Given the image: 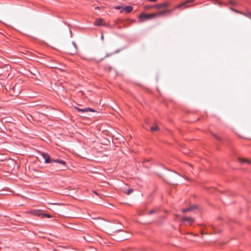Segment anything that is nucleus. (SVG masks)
Instances as JSON below:
<instances>
[{"instance_id":"nucleus-2","label":"nucleus","mask_w":251,"mask_h":251,"mask_svg":"<svg viewBox=\"0 0 251 251\" xmlns=\"http://www.w3.org/2000/svg\"><path fill=\"white\" fill-rule=\"evenodd\" d=\"M167 179V181L169 183L173 185H176L177 184L178 176L175 173H171L168 175Z\"/></svg>"},{"instance_id":"nucleus-10","label":"nucleus","mask_w":251,"mask_h":251,"mask_svg":"<svg viewBox=\"0 0 251 251\" xmlns=\"http://www.w3.org/2000/svg\"><path fill=\"white\" fill-rule=\"evenodd\" d=\"M29 213L33 215L40 216H42V213L40 210H31Z\"/></svg>"},{"instance_id":"nucleus-11","label":"nucleus","mask_w":251,"mask_h":251,"mask_svg":"<svg viewBox=\"0 0 251 251\" xmlns=\"http://www.w3.org/2000/svg\"><path fill=\"white\" fill-rule=\"evenodd\" d=\"M183 221H187L191 225L194 222V220L192 217H184L182 219Z\"/></svg>"},{"instance_id":"nucleus-20","label":"nucleus","mask_w":251,"mask_h":251,"mask_svg":"<svg viewBox=\"0 0 251 251\" xmlns=\"http://www.w3.org/2000/svg\"><path fill=\"white\" fill-rule=\"evenodd\" d=\"M115 8L116 9H117V10H120V9H121V10H122V9L123 8V7L121 6H116L115 7Z\"/></svg>"},{"instance_id":"nucleus-16","label":"nucleus","mask_w":251,"mask_h":251,"mask_svg":"<svg viewBox=\"0 0 251 251\" xmlns=\"http://www.w3.org/2000/svg\"><path fill=\"white\" fill-rule=\"evenodd\" d=\"M230 9H231L232 11H234V12H236V13H240V14H244L243 12H240V11H238L237 10L235 9H234V8H230Z\"/></svg>"},{"instance_id":"nucleus-19","label":"nucleus","mask_w":251,"mask_h":251,"mask_svg":"<svg viewBox=\"0 0 251 251\" xmlns=\"http://www.w3.org/2000/svg\"><path fill=\"white\" fill-rule=\"evenodd\" d=\"M213 135L218 140H221V138L215 134H213Z\"/></svg>"},{"instance_id":"nucleus-21","label":"nucleus","mask_w":251,"mask_h":251,"mask_svg":"<svg viewBox=\"0 0 251 251\" xmlns=\"http://www.w3.org/2000/svg\"><path fill=\"white\" fill-rule=\"evenodd\" d=\"M196 208V206H191L190 207H189L188 208H190V211H191V210H192L193 209H195Z\"/></svg>"},{"instance_id":"nucleus-12","label":"nucleus","mask_w":251,"mask_h":251,"mask_svg":"<svg viewBox=\"0 0 251 251\" xmlns=\"http://www.w3.org/2000/svg\"><path fill=\"white\" fill-rule=\"evenodd\" d=\"M133 190L132 188H129L127 190L125 189L124 190V193H126L127 195H129L132 193H133Z\"/></svg>"},{"instance_id":"nucleus-24","label":"nucleus","mask_w":251,"mask_h":251,"mask_svg":"<svg viewBox=\"0 0 251 251\" xmlns=\"http://www.w3.org/2000/svg\"><path fill=\"white\" fill-rule=\"evenodd\" d=\"M154 212V210H151V211H150L149 214H152V213H153Z\"/></svg>"},{"instance_id":"nucleus-17","label":"nucleus","mask_w":251,"mask_h":251,"mask_svg":"<svg viewBox=\"0 0 251 251\" xmlns=\"http://www.w3.org/2000/svg\"><path fill=\"white\" fill-rule=\"evenodd\" d=\"M190 211V208H186V209H183L182 210V212L183 213H186L188 211Z\"/></svg>"},{"instance_id":"nucleus-15","label":"nucleus","mask_w":251,"mask_h":251,"mask_svg":"<svg viewBox=\"0 0 251 251\" xmlns=\"http://www.w3.org/2000/svg\"><path fill=\"white\" fill-rule=\"evenodd\" d=\"M52 162H57V163H61L63 165H65V162L63 161V160H52Z\"/></svg>"},{"instance_id":"nucleus-18","label":"nucleus","mask_w":251,"mask_h":251,"mask_svg":"<svg viewBox=\"0 0 251 251\" xmlns=\"http://www.w3.org/2000/svg\"><path fill=\"white\" fill-rule=\"evenodd\" d=\"M42 217H47L48 218L51 217L50 215L47 214H42Z\"/></svg>"},{"instance_id":"nucleus-1","label":"nucleus","mask_w":251,"mask_h":251,"mask_svg":"<svg viewBox=\"0 0 251 251\" xmlns=\"http://www.w3.org/2000/svg\"><path fill=\"white\" fill-rule=\"evenodd\" d=\"M195 0H188L176 6L173 10H171L167 8H164L162 10H159L157 12L154 13L156 14V17L157 16H162L166 15L167 14H170L174 10L181 7L187 8L189 6L187 4L190 2H192Z\"/></svg>"},{"instance_id":"nucleus-9","label":"nucleus","mask_w":251,"mask_h":251,"mask_svg":"<svg viewBox=\"0 0 251 251\" xmlns=\"http://www.w3.org/2000/svg\"><path fill=\"white\" fill-rule=\"evenodd\" d=\"M133 10V7L130 6H127L124 7L121 11V12L125 11L126 13H129Z\"/></svg>"},{"instance_id":"nucleus-22","label":"nucleus","mask_w":251,"mask_h":251,"mask_svg":"<svg viewBox=\"0 0 251 251\" xmlns=\"http://www.w3.org/2000/svg\"><path fill=\"white\" fill-rule=\"evenodd\" d=\"M215 3L216 4H221V2L219 1L218 0H215Z\"/></svg>"},{"instance_id":"nucleus-6","label":"nucleus","mask_w":251,"mask_h":251,"mask_svg":"<svg viewBox=\"0 0 251 251\" xmlns=\"http://www.w3.org/2000/svg\"><path fill=\"white\" fill-rule=\"evenodd\" d=\"M169 5V3L168 2H165L161 4H156L154 7L158 9H160L161 8H165L166 7Z\"/></svg>"},{"instance_id":"nucleus-27","label":"nucleus","mask_w":251,"mask_h":251,"mask_svg":"<svg viewBox=\"0 0 251 251\" xmlns=\"http://www.w3.org/2000/svg\"><path fill=\"white\" fill-rule=\"evenodd\" d=\"M99 8V7H96V9H98Z\"/></svg>"},{"instance_id":"nucleus-8","label":"nucleus","mask_w":251,"mask_h":251,"mask_svg":"<svg viewBox=\"0 0 251 251\" xmlns=\"http://www.w3.org/2000/svg\"><path fill=\"white\" fill-rule=\"evenodd\" d=\"M95 25L98 26L105 25V23L102 19H97L95 21Z\"/></svg>"},{"instance_id":"nucleus-25","label":"nucleus","mask_w":251,"mask_h":251,"mask_svg":"<svg viewBox=\"0 0 251 251\" xmlns=\"http://www.w3.org/2000/svg\"><path fill=\"white\" fill-rule=\"evenodd\" d=\"M127 239V237H123L121 240H126Z\"/></svg>"},{"instance_id":"nucleus-26","label":"nucleus","mask_w":251,"mask_h":251,"mask_svg":"<svg viewBox=\"0 0 251 251\" xmlns=\"http://www.w3.org/2000/svg\"><path fill=\"white\" fill-rule=\"evenodd\" d=\"M149 1H156L157 0H149Z\"/></svg>"},{"instance_id":"nucleus-3","label":"nucleus","mask_w":251,"mask_h":251,"mask_svg":"<svg viewBox=\"0 0 251 251\" xmlns=\"http://www.w3.org/2000/svg\"><path fill=\"white\" fill-rule=\"evenodd\" d=\"M156 17V14L154 13H151L150 14H147L144 13H142L139 16V19L140 22H143L146 20H150L152 19H154Z\"/></svg>"},{"instance_id":"nucleus-13","label":"nucleus","mask_w":251,"mask_h":251,"mask_svg":"<svg viewBox=\"0 0 251 251\" xmlns=\"http://www.w3.org/2000/svg\"><path fill=\"white\" fill-rule=\"evenodd\" d=\"M159 129V127L157 125H154L151 127V130L152 132L157 131Z\"/></svg>"},{"instance_id":"nucleus-7","label":"nucleus","mask_w":251,"mask_h":251,"mask_svg":"<svg viewBox=\"0 0 251 251\" xmlns=\"http://www.w3.org/2000/svg\"><path fill=\"white\" fill-rule=\"evenodd\" d=\"M75 109L79 112H86L88 111L95 112V110L91 108H86L84 109H80L77 107H75Z\"/></svg>"},{"instance_id":"nucleus-5","label":"nucleus","mask_w":251,"mask_h":251,"mask_svg":"<svg viewBox=\"0 0 251 251\" xmlns=\"http://www.w3.org/2000/svg\"><path fill=\"white\" fill-rule=\"evenodd\" d=\"M41 155L43 158L45 159V163H50L52 162V160L50 159V155L48 154L42 152Z\"/></svg>"},{"instance_id":"nucleus-14","label":"nucleus","mask_w":251,"mask_h":251,"mask_svg":"<svg viewBox=\"0 0 251 251\" xmlns=\"http://www.w3.org/2000/svg\"><path fill=\"white\" fill-rule=\"evenodd\" d=\"M239 160L241 163H247L248 164L251 163L250 161H249V160L246 159L239 158Z\"/></svg>"},{"instance_id":"nucleus-23","label":"nucleus","mask_w":251,"mask_h":251,"mask_svg":"<svg viewBox=\"0 0 251 251\" xmlns=\"http://www.w3.org/2000/svg\"><path fill=\"white\" fill-rule=\"evenodd\" d=\"M230 3L231 4H233V5H235L236 4V3L233 0H230L229 1Z\"/></svg>"},{"instance_id":"nucleus-4","label":"nucleus","mask_w":251,"mask_h":251,"mask_svg":"<svg viewBox=\"0 0 251 251\" xmlns=\"http://www.w3.org/2000/svg\"><path fill=\"white\" fill-rule=\"evenodd\" d=\"M67 51L71 54H74L76 52L77 47L75 42H72V45L67 48Z\"/></svg>"}]
</instances>
